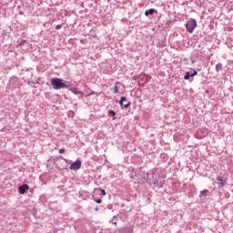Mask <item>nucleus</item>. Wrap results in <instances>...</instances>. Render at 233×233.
Wrapping results in <instances>:
<instances>
[{
	"label": "nucleus",
	"instance_id": "11",
	"mask_svg": "<svg viewBox=\"0 0 233 233\" xmlns=\"http://www.w3.org/2000/svg\"><path fill=\"white\" fill-rule=\"evenodd\" d=\"M125 101H127V96H121V98L119 100L120 106H123Z\"/></svg>",
	"mask_w": 233,
	"mask_h": 233
},
{
	"label": "nucleus",
	"instance_id": "23",
	"mask_svg": "<svg viewBox=\"0 0 233 233\" xmlns=\"http://www.w3.org/2000/svg\"><path fill=\"white\" fill-rule=\"evenodd\" d=\"M95 210H96V212H97V210H99V208H96Z\"/></svg>",
	"mask_w": 233,
	"mask_h": 233
},
{
	"label": "nucleus",
	"instance_id": "17",
	"mask_svg": "<svg viewBox=\"0 0 233 233\" xmlns=\"http://www.w3.org/2000/svg\"><path fill=\"white\" fill-rule=\"evenodd\" d=\"M119 93V89L117 88V86H116L113 89V94H118Z\"/></svg>",
	"mask_w": 233,
	"mask_h": 233
},
{
	"label": "nucleus",
	"instance_id": "21",
	"mask_svg": "<svg viewBox=\"0 0 233 233\" xmlns=\"http://www.w3.org/2000/svg\"><path fill=\"white\" fill-rule=\"evenodd\" d=\"M96 203H97L98 205L101 204L102 200L101 198H97V199H95Z\"/></svg>",
	"mask_w": 233,
	"mask_h": 233
},
{
	"label": "nucleus",
	"instance_id": "14",
	"mask_svg": "<svg viewBox=\"0 0 233 233\" xmlns=\"http://www.w3.org/2000/svg\"><path fill=\"white\" fill-rule=\"evenodd\" d=\"M72 93L75 94V96H84L83 92L81 91H76V90H72Z\"/></svg>",
	"mask_w": 233,
	"mask_h": 233
},
{
	"label": "nucleus",
	"instance_id": "9",
	"mask_svg": "<svg viewBox=\"0 0 233 233\" xmlns=\"http://www.w3.org/2000/svg\"><path fill=\"white\" fill-rule=\"evenodd\" d=\"M220 70H223V64L218 63L216 65V72H219Z\"/></svg>",
	"mask_w": 233,
	"mask_h": 233
},
{
	"label": "nucleus",
	"instance_id": "13",
	"mask_svg": "<svg viewBox=\"0 0 233 233\" xmlns=\"http://www.w3.org/2000/svg\"><path fill=\"white\" fill-rule=\"evenodd\" d=\"M150 176L151 177H153V180H152L153 185H156L157 183V178H155L156 174L152 173Z\"/></svg>",
	"mask_w": 233,
	"mask_h": 233
},
{
	"label": "nucleus",
	"instance_id": "20",
	"mask_svg": "<svg viewBox=\"0 0 233 233\" xmlns=\"http://www.w3.org/2000/svg\"><path fill=\"white\" fill-rule=\"evenodd\" d=\"M100 192L102 196H106V191H105V189H100Z\"/></svg>",
	"mask_w": 233,
	"mask_h": 233
},
{
	"label": "nucleus",
	"instance_id": "6",
	"mask_svg": "<svg viewBox=\"0 0 233 233\" xmlns=\"http://www.w3.org/2000/svg\"><path fill=\"white\" fill-rule=\"evenodd\" d=\"M154 14H157V10L154 9V8H151V9H148V10H146L145 12V15H154Z\"/></svg>",
	"mask_w": 233,
	"mask_h": 233
},
{
	"label": "nucleus",
	"instance_id": "5",
	"mask_svg": "<svg viewBox=\"0 0 233 233\" xmlns=\"http://www.w3.org/2000/svg\"><path fill=\"white\" fill-rule=\"evenodd\" d=\"M62 161H63V163L65 164L62 167H60V168H62L63 170H66V168H68V163H72V161H70V160H66V158H64L63 157H59Z\"/></svg>",
	"mask_w": 233,
	"mask_h": 233
},
{
	"label": "nucleus",
	"instance_id": "12",
	"mask_svg": "<svg viewBox=\"0 0 233 233\" xmlns=\"http://www.w3.org/2000/svg\"><path fill=\"white\" fill-rule=\"evenodd\" d=\"M190 77H192V74H190V72H186L184 79L188 80Z\"/></svg>",
	"mask_w": 233,
	"mask_h": 233
},
{
	"label": "nucleus",
	"instance_id": "18",
	"mask_svg": "<svg viewBox=\"0 0 233 233\" xmlns=\"http://www.w3.org/2000/svg\"><path fill=\"white\" fill-rule=\"evenodd\" d=\"M63 25L64 24H60V25H56V30H61V28H63Z\"/></svg>",
	"mask_w": 233,
	"mask_h": 233
},
{
	"label": "nucleus",
	"instance_id": "2",
	"mask_svg": "<svg viewBox=\"0 0 233 233\" xmlns=\"http://www.w3.org/2000/svg\"><path fill=\"white\" fill-rule=\"evenodd\" d=\"M196 26H198V22L194 18L189 19L186 23V29L187 32H189V34H192L194 32Z\"/></svg>",
	"mask_w": 233,
	"mask_h": 233
},
{
	"label": "nucleus",
	"instance_id": "15",
	"mask_svg": "<svg viewBox=\"0 0 233 233\" xmlns=\"http://www.w3.org/2000/svg\"><path fill=\"white\" fill-rule=\"evenodd\" d=\"M124 105H123V106H124V108H128V106H130V105H131V103H130V101H124Z\"/></svg>",
	"mask_w": 233,
	"mask_h": 233
},
{
	"label": "nucleus",
	"instance_id": "3",
	"mask_svg": "<svg viewBox=\"0 0 233 233\" xmlns=\"http://www.w3.org/2000/svg\"><path fill=\"white\" fill-rule=\"evenodd\" d=\"M69 168H70V170H79V168H81V161L76 160V161L73 162L70 165Z\"/></svg>",
	"mask_w": 233,
	"mask_h": 233
},
{
	"label": "nucleus",
	"instance_id": "19",
	"mask_svg": "<svg viewBox=\"0 0 233 233\" xmlns=\"http://www.w3.org/2000/svg\"><path fill=\"white\" fill-rule=\"evenodd\" d=\"M194 76H198V71H196V69H193V73L191 74V77H194Z\"/></svg>",
	"mask_w": 233,
	"mask_h": 233
},
{
	"label": "nucleus",
	"instance_id": "1",
	"mask_svg": "<svg viewBox=\"0 0 233 233\" xmlns=\"http://www.w3.org/2000/svg\"><path fill=\"white\" fill-rule=\"evenodd\" d=\"M70 85V82H66L63 80V78H52L51 79V86H53L54 90H61V88H68V85Z\"/></svg>",
	"mask_w": 233,
	"mask_h": 233
},
{
	"label": "nucleus",
	"instance_id": "22",
	"mask_svg": "<svg viewBox=\"0 0 233 233\" xmlns=\"http://www.w3.org/2000/svg\"><path fill=\"white\" fill-rule=\"evenodd\" d=\"M59 154H65V148H60L59 149Z\"/></svg>",
	"mask_w": 233,
	"mask_h": 233
},
{
	"label": "nucleus",
	"instance_id": "8",
	"mask_svg": "<svg viewBox=\"0 0 233 233\" xmlns=\"http://www.w3.org/2000/svg\"><path fill=\"white\" fill-rule=\"evenodd\" d=\"M208 194V189H204L200 191L199 198H206Z\"/></svg>",
	"mask_w": 233,
	"mask_h": 233
},
{
	"label": "nucleus",
	"instance_id": "25",
	"mask_svg": "<svg viewBox=\"0 0 233 233\" xmlns=\"http://www.w3.org/2000/svg\"><path fill=\"white\" fill-rule=\"evenodd\" d=\"M192 64H194V63H196V61H194V60H192V62H191Z\"/></svg>",
	"mask_w": 233,
	"mask_h": 233
},
{
	"label": "nucleus",
	"instance_id": "10",
	"mask_svg": "<svg viewBox=\"0 0 233 233\" xmlns=\"http://www.w3.org/2000/svg\"><path fill=\"white\" fill-rule=\"evenodd\" d=\"M117 216H114L113 219L109 220V223H112V225H117Z\"/></svg>",
	"mask_w": 233,
	"mask_h": 233
},
{
	"label": "nucleus",
	"instance_id": "24",
	"mask_svg": "<svg viewBox=\"0 0 233 233\" xmlns=\"http://www.w3.org/2000/svg\"><path fill=\"white\" fill-rule=\"evenodd\" d=\"M116 85H121V83H119V82H116Z\"/></svg>",
	"mask_w": 233,
	"mask_h": 233
},
{
	"label": "nucleus",
	"instance_id": "16",
	"mask_svg": "<svg viewBox=\"0 0 233 233\" xmlns=\"http://www.w3.org/2000/svg\"><path fill=\"white\" fill-rule=\"evenodd\" d=\"M108 116H110V117H114L116 116V111L114 110L108 111Z\"/></svg>",
	"mask_w": 233,
	"mask_h": 233
},
{
	"label": "nucleus",
	"instance_id": "7",
	"mask_svg": "<svg viewBox=\"0 0 233 233\" xmlns=\"http://www.w3.org/2000/svg\"><path fill=\"white\" fill-rule=\"evenodd\" d=\"M217 181L220 187H225L227 185V180L221 178V177H218Z\"/></svg>",
	"mask_w": 233,
	"mask_h": 233
},
{
	"label": "nucleus",
	"instance_id": "4",
	"mask_svg": "<svg viewBox=\"0 0 233 233\" xmlns=\"http://www.w3.org/2000/svg\"><path fill=\"white\" fill-rule=\"evenodd\" d=\"M30 188V186L27 184H23L20 187H18V192L19 194H26V190Z\"/></svg>",
	"mask_w": 233,
	"mask_h": 233
}]
</instances>
